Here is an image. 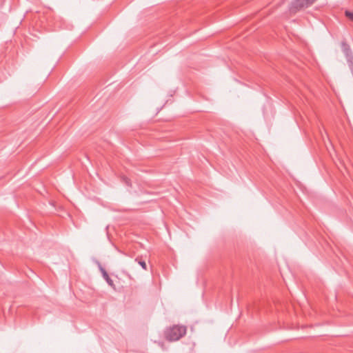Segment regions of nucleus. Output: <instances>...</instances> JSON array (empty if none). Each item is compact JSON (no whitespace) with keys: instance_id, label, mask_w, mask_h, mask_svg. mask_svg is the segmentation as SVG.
<instances>
[{"instance_id":"obj_1","label":"nucleus","mask_w":353,"mask_h":353,"mask_svg":"<svg viewBox=\"0 0 353 353\" xmlns=\"http://www.w3.org/2000/svg\"><path fill=\"white\" fill-rule=\"evenodd\" d=\"M186 327L182 325H173L165 331V337L169 341L179 340L186 334Z\"/></svg>"},{"instance_id":"obj_2","label":"nucleus","mask_w":353,"mask_h":353,"mask_svg":"<svg viewBox=\"0 0 353 353\" xmlns=\"http://www.w3.org/2000/svg\"><path fill=\"white\" fill-rule=\"evenodd\" d=\"M317 0H294L291 3L290 6V12L296 13L297 12L310 7Z\"/></svg>"},{"instance_id":"obj_3","label":"nucleus","mask_w":353,"mask_h":353,"mask_svg":"<svg viewBox=\"0 0 353 353\" xmlns=\"http://www.w3.org/2000/svg\"><path fill=\"white\" fill-rule=\"evenodd\" d=\"M342 48H343V51L347 58V61L350 63H352L353 55L350 50V46L347 43L343 42V43H342Z\"/></svg>"},{"instance_id":"obj_4","label":"nucleus","mask_w":353,"mask_h":353,"mask_svg":"<svg viewBox=\"0 0 353 353\" xmlns=\"http://www.w3.org/2000/svg\"><path fill=\"white\" fill-rule=\"evenodd\" d=\"M99 268L102 274L103 279L105 280V281L108 283V284L110 286L113 287L114 286L113 281L111 279V278L109 276L106 270L101 266V265L100 263H99Z\"/></svg>"},{"instance_id":"obj_5","label":"nucleus","mask_w":353,"mask_h":353,"mask_svg":"<svg viewBox=\"0 0 353 353\" xmlns=\"http://www.w3.org/2000/svg\"><path fill=\"white\" fill-rule=\"evenodd\" d=\"M135 261H137L142 267L143 270H147V265L144 261L139 260L138 258H137L135 259Z\"/></svg>"},{"instance_id":"obj_6","label":"nucleus","mask_w":353,"mask_h":353,"mask_svg":"<svg viewBox=\"0 0 353 353\" xmlns=\"http://www.w3.org/2000/svg\"><path fill=\"white\" fill-rule=\"evenodd\" d=\"M345 15L351 21H353V12L350 11H345Z\"/></svg>"}]
</instances>
